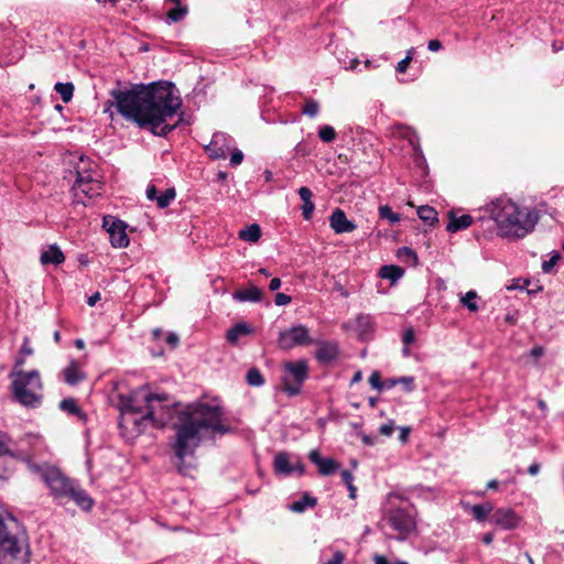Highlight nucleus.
<instances>
[{"label": "nucleus", "instance_id": "45", "mask_svg": "<svg viewBox=\"0 0 564 564\" xmlns=\"http://www.w3.org/2000/svg\"><path fill=\"white\" fill-rule=\"evenodd\" d=\"M339 62L343 64L345 69L349 70H356L358 65L360 64V61L357 57L351 58H338Z\"/></svg>", "mask_w": 564, "mask_h": 564}, {"label": "nucleus", "instance_id": "62", "mask_svg": "<svg viewBox=\"0 0 564 564\" xmlns=\"http://www.w3.org/2000/svg\"><path fill=\"white\" fill-rule=\"evenodd\" d=\"M481 541H482L485 544H487V545L491 544V543H492V541H494V533H491V532L485 533V534L482 535V538H481Z\"/></svg>", "mask_w": 564, "mask_h": 564}, {"label": "nucleus", "instance_id": "15", "mask_svg": "<svg viewBox=\"0 0 564 564\" xmlns=\"http://www.w3.org/2000/svg\"><path fill=\"white\" fill-rule=\"evenodd\" d=\"M104 227L109 234L110 243L115 248H124L129 245V238L126 234L124 223L113 217L104 218Z\"/></svg>", "mask_w": 564, "mask_h": 564}, {"label": "nucleus", "instance_id": "28", "mask_svg": "<svg viewBox=\"0 0 564 564\" xmlns=\"http://www.w3.org/2000/svg\"><path fill=\"white\" fill-rule=\"evenodd\" d=\"M64 380L69 386H75L79 381L85 379L84 372L80 370L78 365L75 361H72L69 366H67L64 370Z\"/></svg>", "mask_w": 564, "mask_h": 564}, {"label": "nucleus", "instance_id": "51", "mask_svg": "<svg viewBox=\"0 0 564 564\" xmlns=\"http://www.w3.org/2000/svg\"><path fill=\"white\" fill-rule=\"evenodd\" d=\"M340 475H341V480L346 486L352 485L354 476H352L351 471L345 469L341 471Z\"/></svg>", "mask_w": 564, "mask_h": 564}, {"label": "nucleus", "instance_id": "35", "mask_svg": "<svg viewBox=\"0 0 564 564\" xmlns=\"http://www.w3.org/2000/svg\"><path fill=\"white\" fill-rule=\"evenodd\" d=\"M59 409L76 416H80L83 414L80 408L77 405L76 400L74 398H66L59 402Z\"/></svg>", "mask_w": 564, "mask_h": 564}, {"label": "nucleus", "instance_id": "2", "mask_svg": "<svg viewBox=\"0 0 564 564\" xmlns=\"http://www.w3.org/2000/svg\"><path fill=\"white\" fill-rule=\"evenodd\" d=\"M153 398L160 399V403L155 405L158 413L164 419V423L161 424L156 420H150L149 425L162 429L172 420L173 414H176L175 421L172 422V427L175 431L173 448L181 462L194 455L206 434L218 433L223 435L230 431L223 423V410L217 404L197 402L176 411L167 403V394L153 393Z\"/></svg>", "mask_w": 564, "mask_h": 564}, {"label": "nucleus", "instance_id": "20", "mask_svg": "<svg viewBox=\"0 0 564 564\" xmlns=\"http://www.w3.org/2000/svg\"><path fill=\"white\" fill-rule=\"evenodd\" d=\"M339 354V348L335 341H319L317 343V349L315 357L321 364H330L334 361Z\"/></svg>", "mask_w": 564, "mask_h": 564}, {"label": "nucleus", "instance_id": "22", "mask_svg": "<svg viewBox=\"0 0 564 564\" xmlns=\"http://www.w3.org/2000/svg\"><path fill=\"white\" fill-rule=\"evenodd\" d=\"M65 261V256L61 248L56 245H50L42 250L40 256V262L42 265H59Z\"/></svg>", "mask_w": 564, "mask_h": 564}, {"label": "nucleus", "instance_id": "36", "mask_svg": "<svg viewBox=\"0 0 564 564\" xmlns=\"http://www.w3.org/2000/svg\"><path fill=\"white\" fill-rule=\"evenodd\" d=\"M247 383L251 387H261L264 384V378L258 368H251L246 376Z\"/></svg>", "mask_w": 564, "mask_h": 564}, {"label": "nucleus", "instance_id": "52", "mask_svg": "<svg viewBox=\"0 0 564 564\" xmlns=\"http://www.w3.org/2000/svg\"><path fill=\"white\" fill-rule=\"evenodd\" d=\"M147 198L149 200H155L158 195L156 187L154 185H149L145 191Z\"/></svg>", "mask_w": 564, "mask_h": 564}, {"label": "nucleus", "instance_id": "1", "mask_svg": "<svg viewBox=\"0 0 564 564\" xmlns=\"http://www.w3.org/2000/svg\"><path fill=\"white\" fill-rule=\"evenodd\" d=\"M118 112L138 127L159 137H166L175 124L167 123L182 105L170 82L134 85L128 90H112Z\"/></svg>", "mask_w": 564, "mask_h": 564}, {"label": "nucleus", "instance_id": "4", "mask_svg": "<svg viewBox=\"0 0 564 564\" xmlns=\"http://www.w3.org/2000/svg\"><path fill=\"white\" fill-rule=\"evenodd\" d=\"M22 462L29 470L41 477L50 489V496L58 505L74 502L84 511H89L94 506L93 498L79 486V484L61 471L55 466L36 464L26 454H22Z\"/></svg>", "mask_w": 564, "mask_h": 564}, {"label": "nucleus", "instance_id": "47", "mask_svg": "<svg viewBox=\"0 0 564 564\" xmlns=\"http://www.w3.org/2000/svg\"><path fill=\"white\" fill-rule=\"evenodd\" d=\"M292 301L291 296L285 293H276L274 297V303L278 306H284L290 304Z\"/></svg>", "mask_w": 564, "mask_h": 564}, {"label": "nucleus", "instance_id": "16", "mask_svg": "<svg viewBox=\"0 0 564 564\" xmlns=\"http://www.w3.org/2000/svg\"><path fill=\"white\" fill-rule=\"evenodd\" d=\"M273 470L276 475L290 476L297 473L300 476L305 473V466L301 462L292 463L291 456L286 452H279L274 456Z\"/></svg>", "mask_w": 564, "mask_h": 564}, {"label": "nucleus", "instance_id": "31", "mask_svg": "<svg viewBox=\"0 0 564 564\" xmlns=\"http://www.w3.org/2000/svg\"><path fill=\"white\" fill-rule=\"evenodd\" d=\"M261 237V228L258 224H252L239 231V238L248 242H257Z\"/></svg>", "mask_w": 564, "mask_h": 564}, {"label": "nucleus", "instance_id": "33", "mask_svg": "<svg viewBox=\"0 0 564 564\" xmlns=\"http://www.w3.org/2000/svg\"><path fill=\"white\" fill-rule=\"evenodd\" d=\"M54 88L65 104L72 100L74 94V85L72 83H56Z\"/></svg>", "mask_w": 564, "mask_h": 564}, {"label": "nucleus", "instance_id": "42", "mask_svg": "<svg viewBox=\"0 0 564 564\" xmlns=\"http://www.w3.org/2000/svg\"><path fill=\"white\" fill-rule=\"evenodd\" d=\"M399 383L403 384L404 391L412 392L415 390V379L412 376L398 378Z\"/></svg>", "mask_w": 564, "mask_h": 564}, {"label": "nucleus", "instance_id": "40", "mask_svg": "<svg viewBox=\"0 0 564 564\" xmlns=\"http://www.w3.org/2000/svg\"><path fill=\"white\" fill-rule=\"evenodd\" d=\"M303 113L308 116L310 118H315L319 111V105L314 99L306 100L303 109Z\"/></svg>", "mask_w": 564, "mask_h": 564}, {"label": "nucleus", "instance_id": "14", "mask_svg": "<svg viewBox=\"0 0 564 564\" xmlns=\"http://www.w3.org/2000/svg\"><path fill=\"white\" fill-rule=\"evenodd\" d=\"M489 522L506 531L514 530L521 522V517L511 508H498L494 510Z\"/></svg>", "mask_w": 564, "mask_h": 564}, {"label": "nucleus", "instance_id": "63", "mask_svg": "<svg viewBox=\"0 0 564 564\" xmlns=\"http://www.w3.org/2000/svg\"><path fill=\"white\" fill-rule=\"evenodd\" d=\"M399 253H405L406 256H409V257H411L413 259H416L415 252L412 249L408 248V247H403L402 249H400Z\"/></svg>", "mask_w": 564, "mask_h": 564}, {"label": "nucleus", "instance_id": "13", "mask_svg": "<svg viewBox=\"0 0 564 564\" xmlns=\"http://www.w3.org/2000/svg\"><path fill=\"white\" fill-rule=\"evenodd\" d=\"M234 144L232 137L224 132H215L210 142L205 145V152L212 160H225Z\"/></svg>", "mask_w": 564, "mask_h": 564}, {"label": "nucleus", "instance_id": "38", "mask_svg": "<svg viewBox=\"0 0 564 564\" xmlns=\"http://www.w3.org/2000/svg\"><path fill=\"white\" fill-rule=\"evenodd\" d=\"M379 216L382 219H387L391 225H394L401 220L398 213H394L389 205H382L379 207Z\"/></svg>", "mask_w": 564, "mask_h": 564}, {"label": "nucleus", "instance_id": "11", "mask_svg": "<svg viewBox=\"0 0 564 564\" xmlns=\"http://www.w3.org/2000/svg\"><path fill=\"white\" fill-rule=\"evenodd\" d=\"M22 444H28L32 447V451L24 448L23 445L15 446V443L7 433H0V454L9 455L11 457H15L22 460V454H26L31 460H34V456L37 452V447L42 445V438L36 435H26L23 440H21Z\"/></svg>", "mask_w": 564, "mask_h": 564}, {"label": "nucleus", "instance_id": "56", "mask_svg": "<svg viewBox=\"0 0 564 564\" xmlns=\"http://www.w3.org/2000/svg\"><path fill=\"white\" fill-rule=\"evenodd\" d=\"M397 384H399L398 378L397 379H393V378L386 379V380H383V383H382V391L390 390L393 387H395Z\"/></svg>", "mask_w": 564, "mask_h": 564}, {"label": "nucleus", "instance_id": "6", "mask_svg": "<svg viewBox=\"0 0 564 564\" xmlns=\"http://www.w3.org/2000/svg\"><path fill=\"white\" fill-rule=\"evenodd\" d=\"M382 527L392 533L391 538L405 541L417 529V511L412 502L399 494L390 492L382 507Z\"/></svg>", "mask_w": 564, "mask_h": 564}, {"label": "nucleus", "instance_id": "34", "mask_svg": "<svg viewBox=\"0 0 564 564\" xmlns=\"http://www.w3.org/2000/svg\"><path fill=\"white\" fill-rule=\"evenodd\" d=\"M477 299L478 294L476 291L470 290L465 295L460 297V303L463 306H465L469 312H477L478 305H477Z\"/></svg>", "mask_w": 564, "mask_h": 564}, {"label": "nucleus", "instance_id": "29", "mask_svg": "<svg viewBox=\"0 0 564 564\" xmlns=\"http://www.w3.org/2000/svg\"><path fill=\"white\" fill-rule=\"evenodd\" d=\"M317 505V499L304 494L300 500H296L290 505V510L296 513L304 512L307 508H313Z\"/></svg>", "mask_w": 564, "mask_h": 564}, {"label": "nucleus", "instance_id": "18", "mask_svg": "<svg viewBox=\"0 0 564 564\" xmlns=\"http://www.w3.org/2000/svg\"><path fill=\"white\" fill-rule=\"evenodd\" d=\"M329 226L335 234H346L354 231L357 226L354 221L349 220L345 212L340 208H336L329 216Z\"/></svg>", "mask_w": 564, "mask_h": 564}, {"label": "nucleus", "instance_id": "32", "mask_svg": "<svg viewBox=\"0 0 564 564\" xmlns=\"http://www.w3.org/2000/svg\"><path fill=\"white\" fill-rule=\"evenodd\" d=\"M417 216L422 221L430 226H433L438 221L437 212L429 205L420 206L417 208Z\"/></svg>", "mask_w": 564, "mask_h": 564}, {"label": "nucleus", "instance_id": "7", "mask_svg": "<svg viewBox=\"0 0 564 564\" xmlns=\"http://www.w3.org/2000/svg\"><path fill=\"white\" fill-rule=\"evenodd\" d=\"M30 545L19 522L0 514V564H29Z\"/></svg>", "mask_w": 564, "mask_h": 564}, {"label": "nucleus", "instance_id": "58", "mask_svg": "<svg viewBox=\"0 0 564 564\" xmlns=\"http://www.w3.org/2000/svg\"><path fill=\"white\" fill-rule=\"evenodd\" d=\"M409 434H410V429L409 427H401L400 429V435H399V440L401 442H406L408 438H409Z\"/></svg>", "mask_w": 564, "mask_h": 564}, {"label": "nucleus", "instance_id": "10", "mask_svg": "<svg viewBox=\"0 0 564 564\" xmlns=\"http://www.w3.org/2000/svg\"><path fill=\"white\" fill-rule=\"evenodd\" d=\"M307 377L308 366L305 360L285 362L281 376L282 390L289 397L300 394Z\"/></svg>", "mask_w": 564, "mask_h": 564}, {"label": "nucleus", "instance_id": "43", "mask_svg": "<svg viewBox=\"0 0 564 564\" xmlns=\"http://www.w3.org/2000/svg\"><path fill=\"white\" fill-rule=\"evenodd\" d=\"M369 383H370L371 388L378 390L379 392L382 391L383 380H381V376H380L379 371H372V373L369 377Z\"/></svg>", "mask_w": 564, "mask_h": 564}, {"label": "nucleus", "instance_id": "26", "mask_svg": "<svg viewBox=\"0 0 564 564\" xmlns=\"http://www.w3.org/2000/svg\"><path fill=\"white\" fill-rule=\"evenodd\" d=\"M252 332L253 329L249 324L240 322L227 330L226 338L230 344L236 345L240 337L249 335Z\"/></svg>", "mask_w": 564, "mask_h": 564}, {"label": "nucleus", "instance_id": "50", "mask_svg": "<svg viewBox=\"0 0 564 564\" xmlns=\"http://www.w3.org/2000/svg\"><path fill=\"white\" fill-rule=\"evenodd\" d=\"M394 431V424L393 422H389V423H386V424H382L380 427H379V432L380 434L384 435V436H391L392 433Z\"/></svg>", "mask_w": 564, "mask_h": 564}, {"label": "nucleus", "instance_id": "60", "mask_svg": "<svg viewBox=\"0 0 564 564\" xmlns=\"http://www.w3.org/2000/svg\"><path fill=\"white\" fill-rule=\"evenodd\" d=\"M100 300V293L96 292L91 296L88 297L87 304L89 306H94Z\"/></svg>", "mask_w": 564, "mask_h": 564}, {"label": "nucleus", "instance_id": "57", "mask_svg": "<svg viewBox=\"0 0 564 564\" xmlns=\"http://www.w3.org/2000/svg\"><path fill=\"white\" fill-rule=\"evenodd\" d=\"M529 355H530L531 357L535 358V359H536V358H540L541 356H543V355H544V348H543L542 346H534V347L530 350Z\"/></svg>", "mask_w": 564, "mask_h": 564}, {"label": "nucleus", "instance_id": "48", "mask_svg": "<svg viewBox=\"0 0 564 564\" xmlns=\"http://www.w3.org/2000/svg\"><path fill=\"white\" fill-rule=\"evenodd\" d=\"M345 560V554L341 551H336L333 556L324 562L323 564H343Z\"/></svg>", "mask_w": 564, "mask_h": 564}, {"label": "nucleus", "instance_id": "54", "mask_svg": "<svg viewBox=\"0 0 564 564\" xmlns=\"http://www.w3.org/2000/svg\"><path fill=\"white\" fill-rule=\"evenodd\" d=\"M166 343L172 347H176L178 341H180V338L178 336L175 334V333H170L166 338H165Z\"/></svg>", "mask_w": 564, "mask_h": 564}, {"label": "nucleus", "instance_id": "53", "mask_svg": "<svg viewBox=\"0 0 564 564\" xmlns=\"http://www.w3.org/2000/svg\"><path fill=\"white\" fill-rule=\"evenodd\" d=\"M442 47H443V45H442L441 41H438V40H431L427 43V48L431 52H438L442 50Z\"/></svg>", "mask_w": 564, "mask_h": 564}, {"label": "nucleus", "instance_id": "39", "mask_svg": "<svg viewBox=\"0 0 564 564\" xmlns=\"http://www.w3.org/2000/svg\"><path fill=\"white\" fill-rule=\"evenodd\" d=\"M318 138L326 143H330L336 139V131L332 126L324 124L318 129Z\"/></svg>", "mask_w": 564, "mask_h": 564}, {"label": "nucleus", "instance_id": "3", "mask_svg": "<svg viewBox=\"0 0 564 564\" xmlns=\"http://www.w3.org/2000/svg\"><path fill=\"white\" fill-rule=\"evenodd\" d=\"M497 226L498 236L507 239H521L533 231L539 221V212L520 207L507 196H500L484 207Z\"/></svg>", "mask_w": 564, "mask_h": 564}, {"label": "nucleus", "instance_id": "8", "mask_svg": "<svg viewBox=\"0 0 564 564\" xmlns=\"http://www.w3.org/2000/svg\"><path fill=\"white\" fill-rule=\"evenodd\" d=\"M9 378L14 399L20 404L32 409L41 405L43 384L37 370H12Z\"/></svg>", "mask_w": 564, "mask_h": 564}, {"label": "nucleus", "instance_id": "25", "mask_svg": "<svg viewBox=\"0 0 564 564\" xmlns=\"http://www.w3.org/2000/svg\"><path fill=\"white\" fill-rule=\"evenodd\" d=\"M300 198L303 200L302 215L305 220L312 218L315 205L312 202L313 193L308 187H300L297 191Z\"/></svg>", "mask_w": 564, "mask_h": 564}, {"label": "nucleus", "instance_id": "21", "mask_svg": "<svg viewBox=\"0 0 564 564\" xmlns=\"http://www.w3.org/2000/svg\"><path fill=\"white\" fill-rule=\"evenodd\" d=\"M447 218L446 230L452 234L465 230L474 223V218L470 215H457L454 210L447 213Z\"/></svg>", "mask_w": 564, "mask_h": 564}, {"label": "nucleus", "instance_id": "30", "mask_svg": "<svg viewBox=\"0 0 564 564\" xmlns=\"http://www.w3.org/2000/svg\"><path fill=\"white\" fill-rule=\"evenodd\" d=\"M404 274V270L398 265H383L380 268L379 275L382 279L390 280L392 283L397 282Z\"/></svg>", "mask_w": 564, "mask_h": 564}, {"label": "nucleus", "instance_id": "27", "mask_svg": "<svg viewBox=\"0 0 564 564\" xmlns=\"http://www.w3.org/2000/svg\"><path fill=\"white\" fill-rule=\"evenodd\" d=\"M165 3L173 4V7L166 12V18L170 23L183 20L187 14V7L182 4L181 0H165Z\"/></svg>", "mask_w": 564, "mask_h": 564}, {"label": "nucleus", "instance_id": "46", "mask_svg": "<svg viewBox=\"0 0 564 564\" xmlns=\"http://www.w3.org/2000/svg\"><path fill=\"white\" fill-rule=\"evenodd\" d=\"M412 52H413V48H411L408 52L406 56L398 63L397 68H395L398 73H404L406 70L410 62L412 61Z\"/></svg>", "mask_w": 564, "mask_h": 564}, {"label": "nucleus", "instance_id": "41", "mask_svg": "<svg viewBox=\"0 0 564 564\" xmlns=\"http://www.w3.org/2000/svg\"><path fill=\"white\" fill-rule=\"evenodd\" d=\"M560 259H561L560 252L553 251L551 258L549 260L543 261V263H542L543 272L550 273Z\"/></svg>", "mask_w": 564, "mask_h": 564}, {"label": "nucleus", "instance_id": "55", "mask_svg": "<svg viewBox=\"0 0 564 564\" xmlns=\"http://www.w3.org/2000/svg\"><path fill=\"white\" fill-rule=\"evenodd\" d=\"M20 354L24 355V356H31L33 354V349L29 345V339L28 338L24 339V341H23V344L21 346Z\"/></svg>", "mask_w": 564, "mask_h": 564}, {"label": "nucleus", "instance_id": "12", "mask_svg": "<svg viewBox=\"0 0 564 564\" xmlns=\"http://www.w3.org/2000/svg\"><path fill=\"white\" fill-rule=\"evenodd\" d=\"M278 343L280 348L290 350L296 346H306L313 343L310 330L305 325L297 324L280 332Z\"/></svg>", "mask_w": 564, "mask_h": 564}, {"label": "nucleus", "instance_id": "44", "mask_svg": "<svg viewBox=\"0 0 564 564\" xmlns=\"http://www.w3.org/2000/svg\"><path fill=\"white\" fill-rule=\"evenodd\" d=\"M229 152L231 153L230 165L238 166L239 164H241L243 160V153L240 150L234 148V145L231 147V150Z\"/></svg>", "mask_w": 564, "mask_h": 564}, {"label": "nucleus", "instance_id": "24", "mask_svg": "<svg viewBox=\"0 0 564 564\" xmlns=\"http://www.w3.org/2000/svg\"><path fill=\"white\" fill-rule=\"evenodd\" d=\"M464 509L469 511L473 518L478 522L488 520V517L494 512V505L491 502H485L479 505L464 503Z\"/></svg>", "mask_w": 564, "mask_h": 564}, {"label": "nucleus", "instance_id": "64", "mask_svg": "<svg viewBox=\"0 0 564 564\" xmlns=\"http://www.w3.org/2000/svg\"><path fill=\"white\" fill-rule=\"evenodd\" d=\"M373 561L376 564H388V561L383 555H375Z\"/></svg>", "mask_w": 564, "mask_h": 564}, {"label": "nucleus", "instance_id": "19", "mask_svg": "<svg viewBox=\"0 0 564 564\" xmlns=\"http://www.w3.org/2000/svg\"><path fill=\"white\" fill-rule=\"evenodd\" d=\"M308 459L317 466L318 473L322 476H330L335 474L340 467V465L335 459L322 457L317 449H312L308 453Z\"/></svg>", "mask_w": 564, "mask_h": 564}, {"label": "nucleus", "instance_id": "9", "mask_svg": "<svg viewBox=\"0 0 564 564\" xmlns=\"http://www.w3.org/2000/svg\"><path fill=\"white\" fill-rule=\"evenodd\" d=\"M76 181L73 185L74 196L78 198L83 195L87 198H94L101 195L102 182L97 164L88 158L82 156L76 165Z\"/></svg>", "mask_w": 564, "mask_h": 564}, {"label": "nucleus", "instance_id": "5", "mask_svg": "<svg viewBox=\"0 0 564 564\" xmlns=\"http://www.w3.org/2000/svg\"><path fill=\"white\" fill-rule=\"evenodd\" d=\"M159 403L160 399L153 398V393L145 388L137 389L128 394H119L120 427L129 429L132 425V432L141 434L149 426L150 420L164 423V419L158 413L155 405Z\"/></svg>", "mask_w": 564, "mask_h": 564}, {"label": "nucleus", "instance_id": "37", "mask_svg": "<svg viewBox=\"0 0 564 564\" xmlns=\"http://www.w3.org/2000/svg\"><path fill=\"white\" fill-rule=\"evenodd\" d=\"M175 196H176V192L174 188L165 189L164 193H162L161 195H159L156 197V199H155L156 206L159 208L167 207L175 199Z\"/></svg>", "mask_w": 564, "mask_h": 564}, {"label": "nucleus", "instance_id": "49", "mask_svg": "<svg viewBox=\"0 0 564 564\" xmlns=\"http://www.w3.org/2000/svg\"><path fill=\"white\" fill-rule=\"evenodd\" d=\"M415 339V333L413 330V328H408L404 330L403 333V336H402V341L405 346H409L410 344H412Z\"/></svg>", "mask_w": 564, "mask_h": 564}, {"label": "nucleus", "instance_id": "17", "mask_svg": "<svg viewBox=\"0 0 564 564\" xmlns=\"http://www.w3.org/2000/svg\"><path fill=\"white\" fill-rule=\"evenodd\" d=\"M345 326L355 332L361 340L369 339L375 329L372 316L362 313L358 314L352 321L346 323Z\"/></svg>", "mask_w": 564, "mask_h": 564}, {"label": "nucleus", "instance_id": "23", "mask_svg": "<svg viewBox=\"0 0 564 564\" xmlns=\"http://www.w3.org/2000/svg\"><path fill=\"white\" fill-rule=\"evenodd\" d=\"M262 295H263L262 289H260L256 285H250L246 289H240V290L236 291L232 294V297H234V300H236L238 302L258 303L262 300Z\"/></svg>", "mask_w": 564, "mask_h": 564}, {"label": "nucleus", "instance_id": "59", "mask_svg": "<svg viewBox=\"0 0 564 564\" xmlns=\"http://www.w3.org/2000/svg\"><path fill=\"white\" fill-rule=\"evenodd\" d=\"M280 286H281V280L279 278H273L270 281L269 289L271 291H276L278 289H280Z\"/></svg>", "mask_w": 564, "mask_h": 564}, {"label": "nucleus", "instance_id": "61", "mask_svg": "<svg viewBox=\"0 0 564 564\" xmlns=\"http://www.w3.org/2000/svg\"><path fill=\"white\" fill-rule=\"evenodd\" d=\"M540 471V465L538 463H533L529 466L528 468V473L531 475V476H535L538 475V473Z\"/></svg>", "mask_w": 564, "mask_h": 564}]
</instances>
